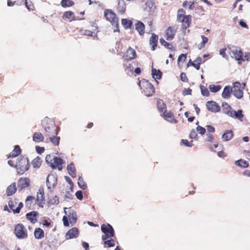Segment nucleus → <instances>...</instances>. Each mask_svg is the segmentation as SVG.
I'll return each mask as SVG.
<instances>
[{
  "instance_id": "f257e3e1",
  "label": "nucleus",
  "mask_w": 250,
  "mask_h": 250,
  "mask_svg": "<svg viewBox=\"0 0 250 250\" xmlns=\"http://www.w3.org/2000/svg\"><path fill=\"white\" fill-rule=\"evenodd\" d=\"M186 11L184 9L180 8L178 10L177 14V21L181 23L182 30L188 29L191 23L192 17L190 15H185Z\"/></svg>"
},
{
  "instance_id": "f03ea898",
  "label": "nucleus",
  "mask_w": 250,
  "mask_h": 250,
  "mask_svg": "<svg viewBox=\"0 0 250 250\" xmlns=\"http://www.w3.org/2000/svg\"><path fill=\"white\" fill-rule=\"evenodd\" d=\"M45 130V136H56L58 133V128L55 123L49 119H45L43 122Z\"/></svg>"
},
{
  "instance_id": "7ed1b4c3",
  "label": "nucleus",
  "mask_w": 250,
  "mask_h": 250,
  "mask_svg": "<svg viewBox=\"0 0 250 250\" xmlns=\"http://www.w3.org/2000/svg\"><path fill=\"white\" fill-rule=\"evenodd\" d=\"M222 106L224 113L234 119H237L241 121H243L244 115L242 114V110H238V111H236L227 103H222Z\"/></svg>"
},
{
  "instance_id": "20e7f679",
  "label": "nucleus",
  "mask_w": 250,
  "mask_h": 250,
  "mask_svg": "<svg viewBox=\"0 0 250 250\" xmlns=\"http://www.w3.org/2000/svg\"><path fill=\"white\" fill-rule=\"evenodd\" d=\"M138 84L142 92L144 93L146 96L151 97L154 94L155 89L153 85L148 81L143 79L141 81H139Z\"/></svg>"
},
{
  "instance_id": "39448f33",
  "label": "nucleus",
  "mask_w": 250,
  "mask_h": 250,
  "mask_svg": "<svg viewBox=\"0 0 250 250\" xmlns=\"http://www.w3.org/2000/svg\"><path fill=\"white\" fill-rule=\"evenodd\" d=\"M29 167L30 165L27 157L21 156L18 158L15 167L19 174H23L25 171L28 170Z\"/></svg>"
},
{
  "instance_id": "423d86ee",
  "label": "nucleus",
  "mask_w": 250,
  "mask_h": 250,
  "mask_svg": "<svg viewBox=\"0 0 250 250\" xmlns=\"http://www.w3.org/2000/svg\"><path fill=\"white\" fill-rule=\"evenodd\" d=\"M45 161L53 169L57 168L59 170H61L62 169L63 161L61 158L56 156L52 158L51 155L48 154L45 157Z\"/></svg>"
},
{
  "instance_id": "0eeeda50",
  "label": "nucleus",
  "mask_w": 250,
  "mask_h": 250,
  "mask_svg": "<svg viewBox=\"0 0 250 250\" xmlns=\"http://www.w3.org/2000/svg\"><path fill=\"white\" fill-rule=\"evenodd\" d=\"M104 17L113 26L118 29L119 19L115 12L111 9H106L104 11Z\"/></svg>"
},
{
  "instance_id": "6e6552de",
  "label": "nucleus",
  "mask_w": 250,
  "mask_h": 250,
  "mask_svg": "<svg viewBox=\"0 0 250 250\" xmlns=\"http://www.w3.org/2000/svg\"><path fill=\"white\" fill-rule=\"evenodd\" d=\"M14 233L19 239H25L28 237L26 229L21 223H19L15 226Z\"/></svg>"
},
{
  "instance_id": "1a4fd4ad",
  "label": "nucleus",
  "mask_w": 250,
  "mask_h": 250,
  "mask_svg": "<svg viewBox=\"0 0 250 250\" xmlns=\"http://www.w3.org/2000/svg\"><path fill=\"white\" fill-rule=\"evenodd\" d=\"M227 53L232 58L240 61L242 60L243 52L238 48L234 46H228L227 47Z\"/></svg>"
},
{
  "instance_id": "9d476101",
  "label": "nucleus",
  "mask_w": 250,
  "mask_h": 250,
  "mask_svg": "<svg viewBox=\"0 0 250 250\" xmlns=\"http://www.w3.org/2000/svg\"><path fill=\"white\" fill-rule=\"evenodd\" d=\"M101 230L104 233L102 236L103 240H106L109 238H112L114 235V230L112 227L109 225L102 224L101 225Z\"/></svg>"
},
{
  "instance_id": "9b49d317",
  "label": "nucleus",
  "mask_w": 250,
  "mask_h": 250,
  "mask_svg": "<svg viewBox=\"0 0 250 250\" xmlns=\"http://www.w3.org/2000/svg\"><path fill=\"white\" fill-rule=\"evenodd\" d=\"M245 84H244V86ZM232 88V93L233 95L238 99H241L243 96V89L244 86L242 87L241 83L238 82L233 83Z\"/></svg>"
},
{
  "instance_id": "f8f14e48",
  "label": "nucleus",
  "mask_w": 250,
  "mask_h": 250,
  "mask_svg": "<svg viewBox=\"0 0 250 250\" xmlns=\"http://www.w3.org/2000/svg\"><path fill=\"white\" fill-rule=\"evenodd\" d=\"M207 109L212 112H218L220 110V107L218 104L213 101H208L206 103Z\"/></svg>"
},
{
  "instance_id": "ddd939ff",
  "label": "nucleus",
  "mask_w": 250,
  "mask_h": 250,
  "mask_svg": "<svg viewBox=\"0 0 250 250\" xmlns=\"http://www.w3.org/2000/svg\"><path fill=\"white\" fill-rule=\"evenodd\" d=\"M30 180L29 178L24 177L21 178L18 181V188L19 190L28 187L30 185Z\"/></svg>"
},
{
  "instance_id": "4468645a",
  "label": "nucleus",
  "mask_w": 250,
  "mask_h": 250,
  "mask_svg": "<svg viewBox=\"0 0 250 250\" xmlns=\"http://www.w3.org/2000/svg\"><path fill=\"white\" fill-rule=\"evenodd\" d=\"M176 30L172 26H169L165 31V37L167 41L172 40L175 35Z\"/></svg>"
},
{
  "instance_id": "2eb2a0df",
  "label": "nucleus",
  "mask_w": 250,
  "mask_h": 250,
  "mask_svg": "<svg viewBox=\"0 0 250 250\" xmlns=\"http://www.w3.org/2000/svg\"><path fill=\"white\" fill-rule=\"evenodd\" d=\"M35 197L32 196H28L25 199V206L28 209L34 208L35 206Z\"/></svg>"
},
{
  "instance_id": "dca6fc26",
  "label": "nucleus",
  "mask_w": 250,
  "mask_h": 250,
  "mask_svg": "<svg viewBox=\"0 0 250 250\" xmlns=\"http://www.w3.org/2000/svg\"><path fill=\"white\" fill-rule=\"evenodd\" d=\"M62 18L64 21L69 22L76 20L75 13L71 11H65L63 13Z\"/></svg>"
},
{
  "instance_id": "f3484780",
  "label": "nucleus",
  "mask_w": 250,
  "mask_h": 250,
  "mask_svg": "<svg viewBox=\"0 0 250 250\" xmlns=\"http://www.w3.org/2000/svg\"><path fill=\"white\" fill-rule=\"evenodd\" d=\"M161 116L163 117L165 120L170 122L172 123H177V121L174 118L173 113L171 111L167 112L166 110L161 113Z\"/></svg>"
},
{
  "instance_id": "a211bd4d",
  "label": "nucleus",
  "mask_w": 250,
  "mask_h": 250,
  "mask_svg": "<svg viewBox=\"0 0 250 250\" xmlns=\"http://www.w3.org/2000/svg\"><path fill=\"white\" fill-rule=\"evenodd\" d=\"M36 203L40 207H43V204L45 201L44 197V192L40 189L37 192V198L35 199Z\"/></svg>"
},
{
  "instance_id": "6ab92c4d",
  "label": "nucleus",
  "mask_w": 250,
  "mask_h": 250,
  "mask_svg": "<svg viewBox=\"0 0 250 250\" xmlns=\"http://www.w3.org/2000/svg\"><path fill=\"white\" fill-rule=\"evenodd\" d=\"M136 57V51L130 47H128L125 53V60L127 61H130Z\"/></svg>"
},
{
  "instance_id": "aec40b11",
  "label": "nucleus",
  "mask_w": 250,
  "mask_h": 250,
  "mask_svg": "<svg viewBox=\"0 0 250 250\" xmlns=\"http://www.w3.org/2000/svg\"><path fill=\"white\" fill-rule=\"evenodd\" d=\"M79 230L78 229L75 227L70 229L65 235L66 239H72L76 238L78 236Z\"/></svg>"
},
{
  "instance_id": "412c9836",
  "label": "nucleus",
  "mask_w": 250,
  "mask_h": 250,
  "mask_svg": "<svg viewBox=\"0 0 250 250\" xmlns=\"http://www.w3.org/2000/svg\"><path fill=\"white\" fill-rule=\"evenodd\" d=\"M158 36L155 33H152L149 41V44L151 46V50H155L158 44Z\"/></svg>"
},
{
  "instance_id": "4be33fe9",
  "label": "nucleus",
  "mask_w": 250,
  "mask_h": 250,
  "mask_svg": "<svg viewBox=\"0 0 250 250\" xmlns=\"http://www.w3.org/2000/svg\"><path fill=\"white\" fill-rule=\"evenodd\" d=\"M46 184L48 188H53L57 184V179L53 175L49 174L46 179Z\"/></svg>"
},
{
  "instance_id": "5701e85b",
  "label": "nucleus",
  "mask_w": 250,
  "mask_h": 250,
  "mask_svg": "<svg viewBox=\"0 0 250 250\" xmlns=\"http://www.w3.org/2000/svg\"><path fill=\"white\" fill-rule=\"evenodd\" d=\"M39 213L36 211H32L26 214V219L31 223L35 224L37 221V217Z\"/></svg>"
},
{
  "instance_id": "b1692460",
  "label": "nucleus",
  "mask_w": 250,
  "mask_h": 250,
  "mask_svg": "<svg viewBox=\"0 0 250 250\" xmlns=\"http://www.w3.org/2000/svg\"><path fill=\"white\" fill-rule=\"evenodd\" d=\"M135 29L140 36H143L145 33V25L140 21H138L135 24Z\"/></svg>"
},
{
  "instance_id": "393cba45",
  "label": "nucleus",
  "mask_w": 250,
  "mask_h": 250,
  "mask_svg": "<svg viewBox=\"0 0 250 250\" xmlns=\"http://www.w3.org/2000/svg\"><path fill=\"white\" fill-rule=\"evenodd\" d=\"M194 1L185 0L182 3L183 7L186 10H193L194 8Z\"/></svg>"
},
{
  "instance_id": "a878e982",
  "label": "nucleus",
  "mask_w": 250,
  "mask_h": 250,
  "mask_svg": "<svg viewBox=\"0 0 250 250\" xmlns=\"http://www.w3.org/2000/svg\"><path fill=\"white\" fill-rule=\"evenodd\" d=\"M97 29V27L96 26H94V29H93L92 31L89 30H87V29H82L80 30L79 32L81 35L86 36H88V37H92V36H93V34L94 33L95 31Z\"/></svg>"
},
{
  "instance_id": "bb28decb",
  "label": "nucleus",
  "mask_w": 250,
  "mask_h": 250,
  "mask_svg": "<svg viewBox=\"0 0 250 250\" xmlns=\"http://www.w3.org/2000/svg\"><path fill=\"white\" fill-rule=\"evenodd\" d=\"M157 108L159 112L163 113L166 110L167 106L163 100L158 99L157 102Z\"/></svg>"
},
{
  "instance_id": "cd10ccee",
  "label": "nucleus",
  "mask_w": 250,
  "mask_h": 250,
  "mask_svg": "<svg viewBox=\"0 0 250 250\" xmlns=\"http://www.w3.org/2000/svg\"><path fill=\"white\" fill-rule=\"evenodd\" d=\"M68 214V218L72 225H74L77 220L76 213L73 210H70Z\"/></svg>"
},
{
  "instance_id": "c85d7f7f",
  "label": "nucleus",
  "mask_w": 250,
  "mask_h": 250,
  "mask_svg": "<svg viewBox=\"0 0 250 250\" xmlns=\"http://www.w3.org/2000/svg\"><path fill=\"white\" fill-rule=\"evenodd\" d=\"M43 135L39 132H35L33 135V141L36 143L42 142L44 141Z\"/></svg>"
},
{
  "instance_id": "c756f323",
  "label": "nucleus",
  "mask_w": 250,
  "mask_h": 250,
  "mask_svg": "<svg viewBox=\"0 0 250 250\" xmlns=\"http://www.w3.org/2000/svg\"><path fill=\"white\" fill-rule=\"evenodd\" d=\"M67 169L69 174L73 178L76 177V168L73 163H71L67 166Z\"/></svg>"
},
{
  "instance_id": "7c9ffc66",
  "label": "nucleus",
  "mask_w": 250,
  "mask_h": 250,
  "mask_svg": "<svg viewBox=\"0 0 250 250\" xmlns=\"http://www.w3.org/2000/svg\"><path fill=\"white\" fill-rule=\"evenodd\" d=\"M233 134L231 130H227L222 135V138L224 141H228L232 139Z\"/></svg>"
},
{
  "instance_id": "2f4dec72",
  "label": "nucleus",
  "mask_w": 250,
  "mask_h": 250,
  "mask_svg": "<svg viewBox=\"0 0 250 250\" xmlns=\"http://www.w3.org/2000/svg\"><path fill=\"white\" fill-rule=\"evenodd\" d=\"M231 93H232V88L230 86H225L222 93V97L224 98H228Z\"/></svg>"
},
{
  "instance_id": "473e14b6",
  "label": "nucleus",
  "mask_w": 250,
  "mask_h": 250,
  "mask_svg": "<svg viewBox=\"0 0 250 250\" xmlns=\"http://www.w3.org/2000/svg\"><path fill=\"white\" fill-rule=\"evenodd\" d=\"M21 152V149L20 147L18 145H16L15 146L13 150L10 153L8 158L9 157H16L19 156Z\"/></svg>"
},
{
  "instance_id": "72a5a7b5",
  "label": "nucleus",
  "mask_w": 250,
  "mask_h": 250,
  "mask_svg": "<svg viewBox=\"0 0 250 250\" xmlns=\"http://www.w3.org/2000/svg\"><path fill=\"white\" fill-rule=\"evenodd\" d=\"M17 190L16 183H12L6 189V194L8 196L14 194Z\"/></svg>"
},
{
  "instance_id": "f704fd0d",
  "label": "nucleus",
  "mask_w": 250,
  "mask_h": 250,
  "mask_svg": "<svg viewBox=\"0 0 250 250\" xmlns=\"http://www.w3.org/2000/svg\"><path fill=\"white\" fill-rule=\"evenodd\" d=\"M43 230L40 228H36L34 231V236L37 239H40L44 237Z\"/></svg>"
},
{
  "instance_id": "c9c22d12",
  "label": "nucleus",
  "mask_w": 250,
  "mask_h": 250,
  "mask_svg": "<svg viewBox=\"0 0 250 250\" xmlns=\"http://www.w3.org/2000/svg\"><path fill=\"white\" fill-rule=\"evenodd\" d=\"M160 42L161 44V45H163L165 47L167 48L168 49H169L170 50H175V47L172 44L166 42L163 38L160 39Z\"/></svg>"
},
{
  "instance_id": "e433bc0d",
  "label": "nucleus",
  "mask_w": 250,
  "mask_h": 250,
  "mask_svg": "<svg viewBox=\"0 0 250 250\" xmlns=\"http://www.w3.org/2000/svg\"><path fill=\"white\" fill-rule=\"evenodd\" d=\"M152 77L155 79H160L162 78V73L160 70L152 68L151 71Z\"/></svg>"
},
{
  "instance_id": "4c0bfd02",
  "label": "nucleus",
  "mask_w": 250,
  "mask_h": 250,
  "mask_svg": "<svg viewBox=\"0 0 250 250\" xmlns=\"http://www.w3.org/2000/svg\"><path fill=\"white\" fill-rule=\"evenodd\" d=\"M235 164L237 166L244 168H247L249 166V164L247 161L241 159L236 161L235 162Z\"/></svg>"
},
{
  "instance_id": "58836bf2",
  "label": "nucleus",
  "mask_w": 250,
  "mask_h": 250,
  "mask_svg": "<svg viewBox=\"0 0 250 250\" xmlns=\"http://www.w3.org/2000/svg\"><path fill=\"white\" fill-rule=\"evenodd\" d=\"M74 3V2L71 0H62L61 1V5L63 8L73 6Z\"/></svg>"
},
{
  "instance_id": "ea45409f",
  "label": "nucleus",
  "mask_w": 250,
  "mask_h": 250,
  "mask_svg": "<svg viewBox=\"0 0 250 250\" xmlns=\"http://www.w3.org/2000/svg\"><path fill=\"white\" fill-rule=\"evenodd\" d=\"M122 24L125 29L131 28L132 22L131 20L127 19H122L121 20Z\"/></svg>"
},
{
  "instance_id": "a19ab883",
  "label": "nucleus",
  "mask_w": 250,
  "mask_h": 250,
  "mask_svg": "<svg viewBox=\"0 0 250 250\" xmlns=\"http://www.w3.org/2000/svg\"><path fill=\"white\" fill-rule=\"evenodd\" d=\"M50 142L55 146L59 145L60 137L56 136H49Z\"/></svg>"
},
{
  "instance_id": "79ce46f5",
  "label": "nucleus",
  "mask_w": 250,
  "mask_h": 250,
  "mask_svg": "<svg viewBox=\"0 0 250 250\" xmlns=\"http://www.w3.org/2000/svg\"><path fill=\"white\" fill-rule=\"evenodd\" d=\"M202 59L200 57H197L194 61L193 64L195 65H193V67L197 70H199L200 68V64L202 63Z\"/></svg>"
},
{
  "instance_id": "37998d69",
  "label": "nucleus",
  "mask_w": 250,
  "mask_h": 250,
  "mask_svg": "<svg viewBox=\"0 0 250 250\" xmlns=\"http://www.w3.org/2000/svg\"><path fill=\"white\" fill-rule=\"evenodd\" d=\"M41 159L37 157L32 161V165L34 167H39L42 164Z\"/></svg>"
},
{
  "instance_id": "c03bdc74",
  "label": "nucleus",
  "mask_w": 250,
  "mask_h": 250,
  "mask_svg": "<svg viewBox=\"0 0 250 250\" xmlns=\"http://www.w3.org/2000/svg\"><path fill=\"white\" fill-rule=\"evenodd\" d=\"M78 184L80 188L83 189H85L87 188V185L85 182L83 181V180L82 177H79Z\"/></svg>"
},
{
  "instance_id": "a18cd8bd",
  "label": "nucleus",
  "mask_w": 250,
  "mask_h": 250,
  "mask_svg": "<svg viewBox=\"0 0 250 250\" xmlns=\"http://www.w3.org/2000/svg\"><path fill=\"white\" fill-rule=\"evenodd\" d=\"M109 238V240H103L104 241L105 245L108 248L115 246V243L114 240L112 238Z\"/></svg>"
},
{
  "instance_id": "49530a36",
  "label": "nucleus",
  "mask_w": 250,
  "mask_h": 250,
  "mask_svg": "<svg viewBox=\"0 0 250 250\" xmlns=\"http://www.w3.org/2000/svg\"><path fill=\"white\" fill-rule=\"evenodd\" d=\"M201 38L202 39V42H201V43L198 46V48L200 49L204 47L205 46V44L208 42V38L207 37H205L204 35H202Z\"/></svg>"
},
{
  "instance_id": "de8ad7c7",
  "label": "nucleus",
  "mask_w": 250,
  "mask_h": 250,
  "mask_svg": "<svg viewBox=\"0 0 250 250\" xmlns=\"http://www.w3.org/2000/svg\"><path fill=\"white\" fill-rule=\"evenodd\" d=\"M221 88V86L219 85H215L214 84H211L209 86V89L212 92H217L219 91Z\"/></svg>"
},
{
  "instance_id": "09e8293b",
  "label": "nucleus",
  "mask_w": 250,
  "mask_h": 250,
  "mask_svg": "<svg viewBox=\"0 0 250 250\" xmlns=\"http://www.w3.org/2000/svg\"><path fill=\"white\" fill-rule=\"evenodd\" d=\"M200 88L201 93L203 96L208 97L209 95V92L207 88L204 85H201Z\"/></svg>"
},
{
  "instance_id": "8fccbe9b",
  "label": "nucleus",
  "mask_w": 250,
  "mask_h": 250,
  "mask_svg": "<svg viewBox=\"0 0 250 250\" xmlns=\"http://www.w3.org/2000/svg\"><path fill=\"white\" fill-rule=\"evenodd\" d=\"M205 10L202 6L199 5L195 9V13L199 15H203L204 14Z\"/></svg>"
},
{
  "instance_id": "3c124183",
  "label": "nucleus",
  "mask_w": 250,
  "mask_h": 250,
  "mask_svg": "<svg viewBox=\"0 0 250 250\" xmlns=\"http://www.w3.org/2000/svg\"><path fill=\"white\" fill-rule=\"evenodd\" d=\"M226 51H227V48H222L220 50L219 53L223 58L228 59L229 55L226 53Z\"/></svg>"
},
{
  "instance_id": "603ef678",
  "label": "nucleus",
  "mask_w": 250,
  "mask_h": 250,
  "mask_svg": "<svg viewBox=\"0 0 250 250\" xmlns=\"http://www.w3.org/2000/svg\"><path fill=\"white\" fill-rule=\"evenodd\" d=\"M181 143L185 146H187L191 147L193 146V144L192 143V141H191L190 142H189L187 139H182L181 140Z\"/></svg>"
},
{
  "instance_id": "864d4df0",
  "label": "nucleus",
  "mask_w": 250,
  "mask_h": 250,
  "mask_svg": "<svg viewBox=\"0 0 250 250\" xmlns=\"http://www.w3.org/2000/svg\"><path fill=\"white\" fill-rule=\"evenodd\" d=\"M49 203L53 205L58 204L59 203L58 197L56 196L53 197L49 200Z\"/></svg>"
},
{
  "instance_id": "5fc2aeb1",
  "label": "nucleus",
  "mask_w": 250,
  "mask_h": 250,
  "mask_svg": "<svg viewBox=\"0 0 250 250\" xmlns=\"http://www.w3.org/2000/svg\"><path fill=\"white\" fill-rule=\"evenodd\" d=\"M17 204L16 202L10 200L8 202V206L10 209L13 211V212L14 213V210H15L16 208H15L16 205Z\"/></svg>"
},
{
  "instance_id": "6e6d98bb",
  "label": "nucleus",
  "mask_w": 250,
  "mask_h": 250,
  "mask_svg": "<svg viewBox=\"0 0 250 250\" xmlns=\"http://www.w3.org/2000/svg\"><path fill=\"white\" fill-rule=\"evenodd\" d=\"M242 55V60H240V61L239 62V63H240L241 61H250V53H246L245 55L243 56Z\"/></svg>"
},
{
  "instance_id": "4d7b16f0",
  "label": "nucleus",
  "mask_w": 250,
  "mask_h": 250,
  "mask_svg": "<svg viewBox=\"0 0 250 250\" xmlns=\"http://www.w3.org/2000/svg\"><path fill=\"white\" fill-rule=\"evenodd\" d=\"M196 130L201 135H204L206 133V129L200 125H198L196 127Z\"/></svg>"
},
{
  "instance_id": "13d9d810",
  "label": "nucleus",
  "mask_w": 250,
  "mask_h": 250,
  "mask_svg": "<svg viewBox=\"0 0 250 250\" xmlns=\"http://www.w3.org/2000/svg\"><path fill=\"white\" fill-rule=\"evenodd\" d=\"M23 204L22 202H20L19 204L18 207L14 210V213H20L21 209L23 208Z\"/></svg>"
},
{
  "instance_id": "bf43d9fd",
  "label": "nucleus",
  "mask_w": 250,
  "mask_h": 250,
  "mask_svg": "<svg viewBox=\"0 0 250 250\" xmlns=\"http://www.w3.org/2000/svg\"><path fill=\"white\" fill-rule=\"evenodd\" d=\"M180 78L182 81L184 82H187L188 79L186 76V74L184 72H182L180 74Z\"/></svg>"
},
{
  "instance_id": "052dcab7",
  "label": "nucleus",
  "mask_w": 250,
  "mask_h": 250,
  "mask_svg": "<svg viewBox=\"0 0 250 250\" xmlns=\"http://www.w3.org/2000/svg\"><path fill=\"white\" fill-rule=\"evenodd\" d=\"M36 150L38 154H41L44 151V148L38 146H36Z\"/></svg>"
},
{
  "instance_id": "680f3d73",
  "label": "nucleus",
  "mask_w": 250,
  "mask_h": 250,
  "mask_svg": "<svg viewBox=\"0 0 250 250\" xmlns=\"http://www.w3.org/2000/svg\"><path fill=\"white\" fill-rule=\"evenodd\" d=\"M76 196L77 199H78L80 200H82L83 198L82 191L81 190L77 191L76 192Z\"/></svg>"
},
{
  "instance_id": "e2e57ef3",
  "label": "nucleus",
  "mask_w": 250,
  "mask_h": 250,
  "mask_svg": "<svg viewBox=\"0 0 250 250\" xmlns=\"http://www.w3.org/2000/svg\"><path fill=\"white\" fill-rule=\"evenodd\" d=\"M62 221L63 223V225L65 227L69 226V222H68V218L67 216H64L62 218Z\"/></svg>"
},
{
  "instance_id": "0e129e2a",
  "label": "nucleus",
  "mask_w": 250,
  "mask_h": 250,
  "mask_svg": "<svg viewBox=\"0 0 250 250\" xmlns=\"http://www.w3.org/2000/svg\"><path fill=\"white\" fill-rule=\"evenodd\" d=\"M186 59L187 55L185 54H181L178 57V61L180 62L182 60H183V61L185 62Z\"/></svg>"
},
{
  "instance_id": "69168bd1",
  "label": "nucleus",
  "mask_w": 250,
  "mask_h": 250,
  "mask_svg": "<svg viewBox=\"0 0 250 250\" xmlns=\"http://www.w3.org/2000/svg\"><path fill=\"white\" fill-rule=\"evenodd\" d=\"M197 136V134L195 130H192L190 134H189V137L191 139H194L196 138Z\"/></svg>"
},
{
  "instance_id": "338daca9",
  "label": "nucleus",
  "mask_w": 250,
  "mask_h": 250,
  "mask_svg": "<svg viewBox=\"0 0 250 250\" xmlns=\"http://www.w3.org/2000/svg\"><path fill=\"white\" fill-rule=\"evenodd\" d=\"M206 127L208 132H214L215 131V128L210 125H207Z\"/></svg>"
},
{
  "instance_id": "774afa93",
  "label": "nucleus",
  "mask_w": 250,
  "mask_h": 250,
  "mask_svg": "<svg viewBox=\"0 0 250 250\" xmlns=\"http://www.w3.org/2000/svg\"><path fill=\"white\" fill-rule=\"evenodd\" d=\"M207 141L209 142H212V141L214 139L213 135L211 134H207Z\"/></svg>"
}]
</instances>
